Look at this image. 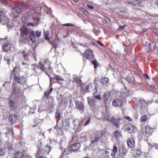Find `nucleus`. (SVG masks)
I'll return each instance as SVG.
<instances>
[{
    "instance_id": "obj_1",
    "label": "nucleus",
    "mask_w": 158,
    "mask_h": 158,
    "mask_svg": "<svg viewBox=\"0 0 158 158\" xmlns=\"http://www.w3.org/2000/svg\"><path fill=\"white\" fill-rule=\"evenodd\" d=\"M20 32L22 36H27L33 42L36 41V37H39L41 34V32L39 31H34L30 30L29 29H28L27 27L25 26H23L21 27Z\"/></svg>"
},
{
    "instance_id": "obj_2",
    "label": "nucleus",
    "mask_w": 158,
    "mask_h": 158,
    "mask_svg": "<svg viewBox=\"0 0 158 158\" xmlns=\"http://www.w3.org/2000/svg\"><path fill=\"white\" fill-rule=\"evenodd\" d=\"M19 69L18 68L15 67L13 70L12 73L11 74V77H13L14 80L16 81L18 83L22 85H24L26 84L27 79L23 77H18L19 75Z\"/></svg>"
},
{
    "instance_id": "obj_3",
    "label": "nucleus",
    "mask_w": 158,
    "mask_h": 158,
    "mask_svg": "<svg viewBox=\"0 0 158 158\" xmlns=\"http://www.w3.org/2000/svg\"><path fill=\"white\" fill-rule=\"evenodd\" d=\"M102 136V132L100 131L96 132L94 135V137H92L90 138L91 143H97L98 141L101 139Z\"/></svg>"
},
{
    "instance_id": "obj_4",
    "label": "nucleus",
    "mask_w": 158,
    "mask_h": 158,
    "mask_svg": "<svg viewBox=\"0 0 158 158\" xmlns=\"http://www.w3.org/2000/svg\"><path fill=\"white\" fill-rule=\"evenodd\" d=\"M8 19L5 16V12L2 10L0 11V21L1 23L3 25L6 24L8 28H9L8 22L7 21Z\"/></svg>"
},
{
    "instance_id": "obj_5",
    "label": "nucleus",
    "mask_w": 158,
    "mask_h": 158,
    "mask_svg": "<svg viewBox=\"0 0 158 158\" xmlns=\"http://www.w3.org/2000/svg\"><path fill=\"white\" fill-rule=\"evenodd\" d=\"M84 54L86 58L89 60L92 59L94 57L93 51L90 49H86L84 52Z\"/></svg>"
},
{
    "instance_id": "obj_6",
    "label": "nucleus",
    "mask_w": 158,
    "mask_h": 158,
    "mask_svg": "<svg viewBox=\"0 0 158 158\" xmlns=\"http://www.w3.org/2000/svg\"><path fill=\"white\" fill-rule=\"evenodd\" d=\"M18 83L15 82H14L12 85V92L11 94V96L14 97H17L18 95V93L17 91V90L19 89L18 88Z\"/></svg>"
},
{
    "instance_id": "obj_7",
    "label": "nucleus",
    "mask_w": 158,
    "mask_h": 158,
    "mask_svg": "<svg viewBox=\"0 0 158 158\" xmlns=\"http://www.w3.org/2000/svg\"><path fill=\"white\" fill-rule=\"evenodd\" d=\"M52 147L50 145L47 144L45 146V149H39V150H41L40 152L41 155H45L46 154H48L52 149Z\"/></svg>"
},
{
    "instance_id": "obj_8",
    "label": "nucleus",
    "mask_w": 158,
    "mask_h": 158,
    "mask_svg": "<svg viewBox=\"0 0 158 158\" xmlns=\"http://www.w3.org/2000/svg\"><path fill=\"white\" fill-rule=\"evenodd\" d=\"M21 11V9L18 7H14L12 9V13L14 15V17L15 18L18 17Z\"/></svg>"
},
{
    "instance_id": "obj_9",
    "label": "nucleus",
    "mask_w": 158,
    "mask_h": 158,
    "mask_svg": "<svg viewBox=\"0 0 158 158\" xmlns=\"http://www.w3.org/2000/svg\"><path fill=\"white\" fill-rule=\"evenodd\" d=\"M112 104L115 107H120L123 105L122 101L118 99H115L113 101Z\"/></svg>"
},
{
    "instance_id": "obj_10",
    "label": "nucleus",
    "mask_w": 158,
    "mask_h": 158,
    "mask_svg": "<svg viewBox=\"0 0 158 158\" xmlns=\"http://www.w3.org/2000/svg\"><path fill=\"white\" fill-rule=\"evenodd\" d=\"M87 91L92 92L93 94H95L97 91V89L96 86L92 85H90L87 88Z\"/></svg>"
},
{
    "instance_id": "obj_11",
    "label": "nucleus",
    "mask_w": 158,
    "mask_h": 158,
    "mask_svg": "<svg viewBox=\"0 0 158 158\" xmlns=\"http://www.w3.org/2000/svg\"><path fill=\"white\" fill-rule=\"evenodd\" d=\"M81 144L78 143H76L73 144L70 147V149L72 151L75 152L78 150L80 148Z\"/></svg>"
},
{
    "instance_id": "obj_12",
    "label": "nucleus",
    "mask_w": 158,
    "mask_h": 158,
    "mask_svg": "<svg viewBox=\"0 0 158 158\" xmlns=\"http://www.w3.org/2000/svg\"><path fill=\"white\" fill-rule=\"evenodd\" d=\"M76 108L78 110L82 111L84 110V105L83 104L79 102H76Z\"/></svg>"
},
{
    "instance_id": "obj_13",
    "label": "nucleus",
    "mask_w": 158,
    "mask_h": 158,
    "mask_svg": "<svg viewBox=\"0 0 158 158\" xmlns=\"http://www.w3.org/2000/svg\"><path fill=\"white\" fill-rule=\"evenodd\" d=\"M127 143L129 148H132L135 146V142L134 140L132 138H129L127 141Z\"/></svg>"
},
{
    "instance_id": "obj_14",
    "label": "nucleus",
    "mask_w": 158,
    "mask_h": 158,
    "mask_svg": "<svg viewBox=\"0 0 158 158\" xmlns=\"http://www.w3.org/2000/svg\"><path fill=\"white\" fill-rule=\"evenodd\" d=\"M127 151L126 148L123 147H121L119 150V155L122 156H124L126 153Z\"/></svg>"
},
{
    "instance_id": "obj_15",
    "label": "nucleus",
    "mask_w": 158,
    "mask_h": 158,
    "mask_svg": "<svg viewBox=\"0 0 158 158\" xmlns=\"http://www.w3.org/2000/svg\"><path fill=\"white\" fill-rule=\"evenodd\" d=\"M18 117L17 114H12L10 115V123H15L18 120Z\"/></svg>"
},
{
    "instance_id": "obj_16",
    "label": "nucleus",
    "mask_w": 158,
    "mask_h": 158,
    "mask_svg": "<svg viewBox=\"0 0 158 158\" xmlns=\"http://www.w3.org/2000/svg\"><path fill=\"white\" fill-rule=\"evenodd\" d=\"M88 101L89 104L90 106H95V100L93 98H90L88 97Z\"/></svg>"
},
{
    "instance_id": "obj_17",
    "label": "nucleus",
    "mask_w": 158,
    "mask_h": 158,
    "mask_svg": "<svg viewBox=\"0 0 158 158\" xmlns=\"http://www.w3.org/2000/svg\"><path fill=\"white\" fill-rule=\"evenodd\" d=\"M145 131L147 134L151 135L153 132V129L148 126H147L145 127Z\"/></svg>"
},
{
    "instance_id": "obj_18",
    "label": "nucleus",
    "mask_w": 158,
    "mask_h": 158,
    "mask_svg": "<svg viewBox=\"0 0 158 158\" xmlns=\"http://www.w3.org/2000/svg\"><path fill=\"white\" fill-rule=\"evenodd\" d=\"M113 124L117 128L119 127V123L117 119L115 118L114 117H112V120L111 121Z\"/></svg>"
},
{
    "instance_id": "obj_19",
    "label": "nucleus",
    "mask_w": 158,
    "mask_h": 158,
    "mask_svg": "<svg viewBox=\"0 0 158 158\" xmlns=\"http://www.w3.org/2000/svg\"><path fill=\"white\" fill-rule=\"evenodd\" d=\"M39 67L40 68L41 70L42 71L45 72V73L50 78V81H51V78L50 77V76L48 74L46 70V68L44 67V64L41 63H40Z\"/></svg>"
},
{
    "instance_id": "obj_20",
    "label": "nucleus",
    "mask_w": 158,
    "mask_h": 158,
    "mask_svg": "<svg viewBox=\"0 0 158 158\" xmlns=\"http://www.w3.org/2000/svg\"><path fill=\"white\" fill-rule=\"evenodd\" d=\"M23 152L20 151H18L15 153V158H23Z\"/></svg>"
},
{
    "instance_id": "obj_21",
    "label": "nucleus",
    "mask_w": 158,
    "mask_h": 158,
    "mask_svg": "<svg viewBox=\"0 0 158 158\" xmlns=\"http://www.w3.org/2000/svg\"><path fill=\"white\" fill-rule=\"evenodd\" d=\"M108 78L106 77H103L100 79V82L104 85H106L108 82Z\"/></svg>"
},
{
    "instance_id": "obj_22",
    "label": "nucleus",
    "mask_w": 158,
    "mask_h": 158,
    "mask_svg": "<svg viewBox=\"0 0 158 158\" xmlns=\"http://www.w3.org/2000/svg\"><path fill=\"white\" fill-rule=\"evenodd\" d=\"M103 98L105 105L107 104L109 99V97L107 94H105L103 96Z\"/></svg>"
},
{
    "instance_id": "obj_23",
    "label": "nucleus",
    "mask_w": 158,
    "mask_h": 158,
    "mask_svg": "<svg viewBox=\"0 0 158 158\" xmlns=\"http://www.w3.org/2000/svg\"><path fill=\"white\" fill-rule=\"evenodd\" d=\"M9 44H6L2 46L3 50L5 52H8L10 50V46L8 47Z\"/></svg>"
},
{
    "instance_id": "obj_24",
    "label": "nucleus",
    "mask_w": 158,
    "mask_h": 158,
    "mask_svg": "<svg viewBox=\"0 0 158 158\" xmlns=\"http://www.w3.org/2000/svg\"><path fill=\"white\" fill-rule=\"evenodd\" d=\"M113 135L117 140L118 139L119 137L121 136V135L120 134L119 132L117 130H116L113 133Z\"/></svg>"
},
{
    "instance_id": "obj_25",
    "label": "nucleus",
    "mask_w": 158,
    "mask_h": 158,
    "mask_svg": "<svg viewBox=\"0 0 158 158\" xmlns=\"http://www.w3.org/2000/svg\"><path fill=\"white\" fill-rule=\"evenodd\" d=\"M72 82H75L80 84L81 83V81L80 80L79 77H77L75 76H74L73 77V81Z\"/></svg>"
},
{
    "instance_id": "obj_26",
    "label": "nucleus",
    "mask_w": 158,
    "mask_h": 158,
    "mask_svg": "<svg viewBox=\"0 0 158 158\" xmlns=\"http://www.w3.org/2000/svg\"><path fill=\"white\" fill-rule=\"evenodd\" d=\"M17 106L15 102L10 101V110H14L16 108Z\"/></svg>"
},
{
    "instance_id": "obj_27",
    "label": "nucleus",
    "mask_w": 158,
    "mask_h": 158,
    "mask_svg": "<svg viewBox=\"0 0 158 158\" xmlns=\"http://www.w3.org/2000/svg\"><path fill=\"white\" fill-rule=\"evenodd\" d=\"M136 130V128L135 127H131L127 128V131L130 133H134Z\"/></svg>"
},
{
    "instance_id": "obj_28",
    "label": "nucleus",
    "mask_w": 158,
    "mask_h": 158,
    "mask_svg": "<svg viewBox=\"0 0 158 158\" xmlns=\"http://www.w3.org/2000/svg\"><path fill=\"white\" fill-rule=\"evenodd\" d=\"M145 103V101L141 99L138 102V105L140 107H142Z\"/></svg>"
},
{
    "instance_id": "obj_29",
    "label": "nucleus",
    "mask_w": 158,
    "mask_h": 158,
    "mask_svg": "<svg viewBox=\"0 0 158 158\" xmlns=\"http://www.w3.org/2000/svg\"><path fill=\"white\" fill-rule=\"evenodd\" d=\"M118 151V148L116 146H114L113 147V149L112 150L113 153H111V155L112 156H114V157H115V154Z\"/></svg>"
},
{
    "instance_id": "obj_30",
    "label": "nucleus",
    "mask_w": 158,
    "mask_h": 158,
    "mask_svg": "<svg viewBox=\"0 0 158 158\" xmlns=\"http://www.w3.org/2000/svg\"><path fill=\"white\" fill-rule=\"evenodd\" d=\"M91 63L94 65V68H96L98 66V63L96 60L94 59L91 61Z\"/></svg>"
},
{
    "instance_id": "obj_31",
    "label": "nucleus",
    "mask_w": 158,
    "mask_h": 158,
    "mask_svg": "<svg viewBox=\"0 0 158 158\" xmlns=\"http://www.w3.org/2000/svg\"><path fill=\"white\" fill-rule=\"evenodd\" d=\"M55 78L58 81L61 82H63V81L64 80V79L62 78V77L58 76V75H56Z\"/></svg>"
},
{
    "instance_id": "obj_32",
    "label": "nucleus",
    "mask_w": 158,
    "mask_h": 158,
    "mask_svg": "<svg viewBox=\"0 0 158 158\" xmlns=\"http://www.w3.org/2000/svg\"><path fill=\"white\" fill-rule=\"evenodd\" d=\"M147 118V116L146 115H144L142 116L140 118V122H144L145 121Z\"/></svg>"
},
{
    "instance_id": "obj_33",
    "label": "nucleus",
    "mask_w": 158,
    "mask_h": 158,
    "mask_svg": "<svg viewBox=\"0 0 158 158\" xmlns=\"http://www.w3.org/2000/svg\"><path fill=\"white\" fill-rule=\"evenodd\" d=\"M79 44L80 45H81V46H82L83 47H85V48H87L89 46V44L88 43H80Z\"/></svg>"
},
{
    "instance_id": "obj_34",
    "label": "nucleus",
    "mask_w": 158,
    "mask_h": 158,
    "mask_svg": "<svg viewBox=\"0 0 158 158\" xmlns=\"http://www.w3.org/2000/svg\"><path fill=\"white\" fill-rule=\"evenodd\" d=\"M44 120V119H38L37 121H36V122H37V123L35 125L33 126V127H35L37 125V124H38L39 123H41L42 122H43Z\"/></svg>"
},
{
    "instance_id": "obj_35",
    "label": "nucleus",
    "mask_w": 158,
    "mask_h": 158,
    "mask_svg": "<svg viewBox=\"0 0 158 158\" xmlns=\"http://www.w3.org/2000/svg\"><path fill=\"white\" fill-rule=\"evenodd\" d=\"M94 98L98 100H100L101 99V95L100 94L94 95Z\"/></svg>"
},
{
    "instance_id": "obj_36",
    "label": "nucleus",
    "mask_w": 158,
    "mask_h": 158,
    "mask_svg": "<svg viewBox=\"0 0 158 158\" xmlns=\"http://www.w3.org/2000/svg\"><path fill=\"white\" fill-rule=\"evenodd\" d=\"M91 120V118L90 117L89 118L86 120L85 123H84V126H86L90 122Z\"/></svg>"
},
{
    "instance_id": "obj_37",
    "label": "nucleus",
    "mask_w": 158,
    "mask_h": 158,
    "mask_svg": "<svg viewBox=\"0 0 158 158\" xmlns=\"http://www.w3.org/2000/svg\"><path fill=\"white\" fill-rule=\"evenodd\" d=\"M5 153V149L0 148V156H3Z\"/></svg>"
},
{
    "instance_id": "obj_38",
    "label": "nucleus",
    "mask_w": 158,
    "mask_h": 158,
    "mask_svg": "<svg viewBox=\"0 0 158 158\" xmlns=\"http://www.w3.org/2000/svg\"><path fill=\"white\" fill-rule=\"evenodd\" d=\"M93 31L94 33L96 35H98L100 33L99 30L95 28L94 29Z\"/></svg>"
},
{
    "instance_id": "obj_39",
    "label": "nucleus",
    "mask_w": 158,
    "mask_h": 158,
    "mask_svg": "<svg viewBox=\"0 0 158 158\" xmlns=\"http://www.w3.org/2000/svg\"><path fill=\"white\" fill-rule=\"evenodd\" d=\"M48 34L47 32H46L45 33V35H44L45 38L46 40H49V38L48 37Z\"/></svg>"
},
{
    "instance_id": "obj_40",
    "label": "nucleus",
    "mask_w": 158,
    "mask_h": 158,
    "mask_svg": "<svg viewBox=\"0 0 158 158\" xmlns=\"http://www.w3.org/2000/svg\"><path fill=\"white\" fill-rule=\"evenodd\" d=\"M2 3L5 5H7L8 4V3L6 1L2 0L1 1Z\"/></svg>"
},
{
    "instance_id": "obj_41",
    "label": "nucleus",
    "mask_w": 158,
    "mask_h": 158,
    "mask_svg": "<svg viewBox=\"0 0 158 158\" xmlns=\"http://www.w3.org/2000/svg\"><path fill=\"white\" fill-rule=\"evenodd\" d=\"M10 133H11L10 134V135H12V139H13L12 140H13V139H14L15 137H14V133H13V130H12L11 128H10Z\"/></svg>"
},
{
    "instance_id": "obj_42",
    "label": "nucleus",
    "mask_w": 158,
    "mask_h": 158,
    "mask_svg": "<svg viewBox=\"0 0 158 158\" xmlns=\"http://www.w3.org/2000/svg\"><path fill=\"white\" fill-rule=\"evenodd\" d=\"M56 118H59L61 115V114L60 113H58V112H56Z\"/></svg>"
},
{
    "instance_id": "obj_43",
    "label": "nucleus",
    "mask_w": 158,
    "mask_h": 158,
    "mask_svg": "<svg viewBox=\"0 0 158 158\" xmlns=\"http://www.w3.org/2000/svg\"><path fill=\"white\" fill-rule=\"evenodd\" d=\"M125 79L126 81H127L129 83H132V81L131 80V79H130L128 77H126L125 78Z\"/></svg>"
},
{
    "instance_id": "obj_44",
    "label": "nucleus",
    "mask_w": 158,
    "mask_h": 158,
    "mask_svg": "<svg viewBox=\"0 0 158 158\" xmlns=\"http://www.w3.org/2000/svg\"><path fill=\"white\" fill-rule=\"evenodd\" d=\"M125 118L128 120H129V121H132V119L129 116H126L125 117Z\"/></svg>"
},
{
    "instance_id": "obj_45",
    "label": "nucleus",
    "mask_w": 158,
    "mask_h": 158,
    "mask_svg": "<svg viewBox=\"0 0 158 158\" xmlns=\"http://www.w3.org/2000/svg\"><path fill=\"white\" fill-rule=\"evenodd\" d=\"M64 26H73L74 25L73 24H70V23H66L65 24L63 25Z\"/></svg>"
},
{
    "instance_id": "obj_46",
    "label": "nucleus",
    "mask_w": 158,
    "mask_h": 158,
    "mask_svg": "<svg viewBox=\"0 0 158 158\" xmlns=\"http://www.w3.org/2000/svg\"><path fill=\"white\" fill-rule=\"evenodd\" d=\"M136 153L138 155H140L141 154V151L139 149H137L136 150Z\"/></svg>"
},
{
    "instance_id": "obj_47",
    "label": "nucleus",
    "mask_w": 158,
    "mask_h": 158,
    "mask_svg": "<svg viewBox=\"0 0 158 158\" xmlns=\"http://www.w3.org/2000/svg\"><path fill=\"white\" fill-rule=\"evenodd\" d=\"M97 43L101 46L103 47L104 46V45L102 43H101V42H100L99 41H97Z\"/></svg>"
},
{
    "instance_id": "obj_48",
    "label": "nucleus",
    "mask_w": 158,
    "mask_h": 158,
    "mask_svg": "<svg viewBox=\"0 0 158 158\" xmlns=\"http://www.w3.org/2000/svg\"><path fill=\"white\" fill-rule=\"evenodd\" d=\"M125 26H120L119 27V29L120 30H123L125 28Z\"/></svg>"
},
{
    "instance_id": "obj_49",
    "label": "nucleus",
    "mask_w": 158,
    "mask_h": 158,
    "mask_svg": "<svg viewBox=\"0 0 158 158\" xmlns=\"http://www.w3.org/2000/svg\"><path fill=\"white\" fill-rule=\"evenodd\" d=\"M87 6L91 9H94V7L93 6L88 5H87Z\"/></svg>"
},
{
    "instance_id": "obj_50",
    "label": "nucleus",
    "mask_w": 158,
    "mask_h": 158,
    "mask_svg": "<svg viewBox=\"0 0 158 158\" xmlns=\"http://www.w3.org/2000/svg\"><path fill=\"white\" fill-rule=\"evenodd\" d=\"M22 54L23 55V56L25 58V57L26 56V55L25 54V52L24 51H23L22 52Z\"/></svg>"
},
{
    "instance_id": "obj_51",
    "label": "nucleus",
    "mask_w": 158,
    "mask_h": 158,
    "mask_svg": "<svg viewBox=\"0 0 158 158\" xmlns=\"http://www.w3.org/2000/svg\"><path fill=\"white\" fill-rule=\"evenodd\" d=\"M144 76L148 79H149V77L148 76L146 73L143 74Z\"/></svg>"
},
{
    "instance_id": "obj_52",
    "label": "nucleus",
    "mask_w": 158,
    "mask_h": 158,
    "mask_svg": "<svg viewBox=\"0 0 158 158\" xmlns=\"http://www.w3.org/2000/svg\"><path fill=\"white\" fill-rule=\"evenodd\" d=\"M105 20H106V22L107 23H109L110 22V19H109L106 18V19Z\"/></svg>"
},
{
    "instance_id": "obj_53",
    "label": "nucleus",
    "mask_w": 158,
    "mask_h": 158,
    "mask_svg": "<svg viewBox=\"0 0 158 158\" xmlns=\"http://www.w3.org/2000/svg\"><path fill=\"white\" fill-rule=\"evenodd\" d=\"M156 85L155 84H153L151 86V87L153 89H156Z\"/></svg>"
},
{
    "instance_id": "obj_54",
    "label": "nucleus",
    "mask_w": 158,
    "mask_h": 158,
    "mask_svg": "<svg viewBox=\"0 0 158 158\" xmlns=\"http://www.w3.org/2000/svg\"><path fill=\"white\" fill-rule=\"evenodd\" d=\"M48 71L50 73H52V69L51 67H49L48 68Z\"/></svg>"
},
{
    "instance_id": "obj_55",
    "label": "nucleus",
    "mask_w": 158,
    "mask_h": 158,
    "mask_svg": "<svg viewBox=\"0 0 158 158\" xmlns=\"http://www.w3.org/2000/svg\"><path fill=\"white\" fill-rule=\"evenodd\" d=\"M20 6H25V7H27V5L24 3H21L20 5H19Z\"/></svg>"
},
{
    "instance_id": "obj_56",
    "label": "nucleus",
    "mask_w": 158,
    "mask_h": 158,
    "mask_svg": "<svg viewBox=\"0 0 158 158\" xmlns=\"http://www.w3.org/2000/svg\"><path fill=\"white\" fill-rule=\"evenodd\" d=\"M22 64L23 65H25V67L26 68H28V64L25 63L24 62H23Z\"/></svg>"
},
{
    "instance_id": "obj_57",
    "label": "nucleus",
    "mask_w": 158,
    "mask_h": 158,
    "mask_svg": "<svg viewBox=\"0 0 158 158\" xmlns=\"http://www.w3.org/2000/svg\"><path fill=\"white\" fill-rule=\"evenodd\" d=\"M106 119L107 120L110 121H111V120H112V118H111L110 117H107L106 118Z\"/></svg>"
},
{
    "instance_id": "obj_58",
    "label": "nucleus",
    "mask_w": 158,
    "mask_h": 158,
    "mask_svg": "<svg viewBox=\"0 0 158 158\" xmlns=\"http://www.w3.org/2000/svg\"><path fill=\"white\" fill-rule=\"evenodd\" d=\"M53 47L55 49L57 47V44H56L54 43L53 44Z\"/></svg>"
},
{
    "instance_id": "obj_59",
    "label": "nucleus",
    "mask_w": 158,
    "mask_h": 158,
    "mask_svg": "<svg viewBox=\"0 0 158 158\" xmlns=\"http://www.w3.org/2000/svg\"><path fill=\"white\" fill-rule=\"evenodd\" d=\"M4 59L5 60H7L8 64H9V59L6 58V56L5 57Z\"/></svg>"
},
{
    "instance_id": "obj_60",
    "label": "nucleus",
    "mask_w": 158,
    "mask_h": 158,
    "mask_svg": "<svg viewBox=\"0 0 158 158\" xmlns=\"http://www.w3.org/2000/svg\"><path fill=\"white\" fill-rule=\"evenodd\" d=\"M84 13L86 15H88L89 14L88 12L87 11H85Z\"/></svg>"
},
{
    "instance_id": "obj_61",
    "label": "nucleus",
    "mask_w": 158,
    "mask_h": 158,
    "mask_svg": "<svg viewBox=\"0 0 158 158\" xmlns=\"http://www.w3.org/2000/svg\"><path fill=\"white\" fill-rule=\"evenodd\" d=\"M151 44H150L148 45V48H149V49H151Z\"/></svg>"
},
{
    "instance_id": "obj_62",
    "label": "nucleus",
    "mask_w": 158,
    "mask_h": 158,
    "mask_svg": "<svg viewBox=\"0 0 158 158\" xmlns=\"http://www.w3.org/2000/svg\"><path fill=\"white\" fill-rule=\"evenodd\" d=\"M38 67V66H35L34 68H33V69L34 71H35V72H36V71L35 70V69L36 68H37Z\"/></svg>"
},
{
    "instance_id": "obj_63",
    "label": "nucleus",
    "mask_w": 158,
    "mask_h": 158,
    "mask_svg": "<svg viewBox=\"0 0 158 158\" xmlns=\"http://www.w3.org/2000/svg\"><path fill=\"white\" fill-rule=\"evenodd\" d=\"M53 90V89L52 88H51L49 92V94H50V93Z\"/></svg>"
},
{
    "instance_id": "obj_64",
    "label": "nucleus",
    "mask_w": 158,
    "mask_h": 158,
    "mask_svg": "<svg viewBox=\"0 0 158 158\" xmlns=\"http://www.w3.org/2000/svg\"><path fill=\"white\" fill-rule=\"evenodd\" d=\"M156 4L158 6V0H156Z\"/></svg>"
}]
</instances>
